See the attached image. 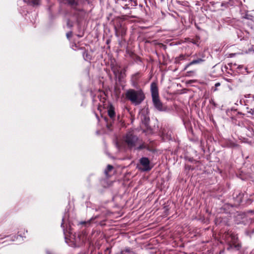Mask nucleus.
<instances>
[{"mask_svg": "<svg viewBox=\"0 0 254 254\" xmlns=\"http://www.w3.org/2000/svg\"><path fill=\"white\" fill-rule=\"evenodd\" d=\"M126 98L135 106L140 105L145 99L143 90L140 88H130L125 93Z\"/></svg>", "mask_w": 254, "mask_h": 254, "instance_id": "1", "label": "nucleus"}, {"mask_svg": "<svg viewBox=\"0 0 254 254\" xmlns=\"http://www.w3.org/2000/svg\"><path fill=\"white\" fill-rule=\"evenodd\" d=\"M150 90L152 103L155 109L160 112L166 111L167 108L162 103L159 98L158 88L156 83H151L150 85Z\"/></svg>", "mask_w": 254, "mask_h": 254, "instance_id": "2", "label": "nucleus"}, {"mask_svg": "<svg viewBox=\"0 0 254 254\" xmlns=\"http://www.w3.org/2000/svg\"><path fill=\"white\" fill-rule=\"evenodd\" d=\"M223 237L228 244V250L234 248L236 250H239L240 249L241 246L238 242V237L237 235L231 232H227Z\"/></svg>", "mask_w": 254, "mask_h": 254, "instance_id": "3", "label": "nucleus"}, {"mask_svg": "<svg viewBox=\"0 0 254 254\" xmlns=\"http://www.w3.org/2000/svg\"><path fill=\"white\" fill-rule=\"evenodd\" d=\"M138 136L135 135L133 130H129L123 136V141L128 148L131 149L136 146L138 141Z\"/></svg>", "mask_w": 254, "mask_h": 254, "instance_id": "4", "label": "nucleus"}, {"mask_svg": "<svg viewBox=\"0 0 254 254\" xmlns=\"http://www.w3.org/2000/svg\"><path fill=\"white\" fill-rule=\"evenodd\" d=\"M114 27L116 37L123 36L126 34V28L121 20H118L115 23Z\"/></svg>", "mask_w": 254, "mask_h": 254, "instance_id": "5", "label": "nucleus"}, {"mask_svg": "<svg viewBox=\"0 0 254 254\" xmlns=\"http://www.w3.org/2000/svg\"><path fill=\"white\" fill-rule=\"evenodd\" d=\"M108 115L110 118V121L109 122L108 120L106 121V126L109 129H111V127L112 126V123L114 122L116 116L115 108L112 105H110L108 108Z\"/></svg>", "mask_w": 254, "mask_h": 254, "instance_id": "6", "label": "nucleus"}, {"mask_svg": "<svg viewBox=\"0 0 254 254\" xmlns=\"http://www.w3.org/2000/svg\"><path fill=\"white\" fill-rule=\"evenodd\" d=\"M140 165L142 167H139V169L143 171H149L151 170L152 166L150 165V162L149 159L145 157H143L139 159Z\"/></svg>", "mask_w": 254, "mask_h": 254, "instance_id": "7", "label": "nucleus"}, {"mask_svg": "<svg viewBox=\"0 0 254 254\" xmlns=\"http://www.w3.org/2000/svg\"><path fill=\"white\" fill-rule=\"evenodd\" d=\"M139 78V72H136L131 76L130 81H131V85L133 87H136L138 86L137 81H138Z\"/></svg>", "mask_w": 254, "mask_h": 254, "instance_id": "8", "label": "nucleus"}, {"mask_svg": "<svg viewBox=\"0 0 254 254\" xmlns=\"http://www.w3.org/2000/svg\"><path fill=\"white\" fill-rule=\"evenodd\" d=\"M205 60L203 59L198 58L196 60H194L190 63L188 64L185 67L184 70H186L192 64H199L203 62Z\"/></svg>", "mask_w": 254, "mask_h": 254, "instance_id": "9", "label": "nucleus"}, {"mask_svg": "<svg viewBox=\"0 0 254 254\" xmlns=\"http://www.w3.org/2000/svg\"><path fill=\"white\" fill-rule=\"evenodd\" d=\"M143 149H146L147 150L151 151V152H154V150L153 148H150L149 145L146 144L144 142L142 143L140 145H139L138 147H137L135 149L138 150H140Z\"/></svg>", "mask_w": 254, "mask_h": 254, "instance_id": "10", "label": "nucleus"}, {"mask_svg": "<svg viewBox=\"0 0 254 254\" xmlns=\"http://www.w3.org/2000/svg\"><path fill=\"white\" fill-rule=\"evenodd\" d=\"M67 3L73 8H75L78 4L77 0H67Z\"/></svg>", "mask_w": 254, "mask_h": 254, "instance_id": "11", "label": "nucleus"}, {"mask_svg": "<svg viewBox=\"0 0 254 254\" xmlns=\"http://www.w3.org/2000/svg\"><path fill=\"white\" fill-rule=\"evenodd\" d=\"M25 2L32 5H36L39 4V0H24Z\"/></svg>", "mask_w": 254, "mask_h": 254, "instance_id": "12", "label": "nucleus"}, {"mask_svg": "<svg viewBox=\"0 0 254 254\" xmlns=\"http://www.w3.org/2000/svg\"><path fill=\"white\" fill-rule=\"evenodd\" d=\"M75 241L79 244L84 243V236L78 235L77 238H75Z\"/></svg>", "mask_w": 254, "mask_h": 254, "instance_id": "13", "label": "nucleus"}, {"mask_svg": "<svg viewBox=\"0 0 254 254\" xmlns=\"http://www.w3.org/2000/svg\"><path fill=\"white\" fill-rule=\"evenodd\" d=\"M113 169V166L112 165H108L107 168L106 169V170L104 171V173L106 174V175L107 176L108 174V173L109 172H110L111 170H112Z\"/></svg>", "mask_w": 254, "mask_h": 254, "instance_id": "14", "label": "nucleus"}, {"mask_svg": "<svg viewBox=\"0 0 254 254\" xmlns=\"http://www.w3.org/2000/svg\"><path fill=\"white\" fill-rule=\"evenodd\" d=\"M141 121L142 122H144L145 124H147L149 122V117H147L145 115H141Z\"/></svg>", "mask_w": 254, "mask_h": 254, "instance_id": "15", "label": "nucleus"}, {"mask_svg": "<svg viewBox=\"0 0 254 254\" xmlns=\"http://www.w3.org/2000/svg\"><path fill=\"white\" fill-rule=\"evenodd\" d=\"M66 26L69 28H71L73 26V22L71 21L69 19H67L66 21Z\"/></svg>", "mask_w": 254, "mask_h": 254, "instance_id": "16", "label": "nucleus"}, {"mask_svg": "<svg viewBox=\"0 0 254 254\" xmlns=\"http://www.w3.org/2000/svg\"><path fill=\"white\" fill-rule=\"evenodd\" d=\"M129 2H130V3L129 4H130L131 6H136L137 5V2H136V1L135 0H129Z\"/></svg>", "mask_w": 254, "mask_h": 254, "instance_id": "17", "label": "nucleus"}, {"mask_svg": "<svg viewBox=\"0 0 254 254\" xmlns=\"http://www.w3.org/2000/svg\"><path fill=\"white\" fill-rule=\"evenodd\" d=\"M83 58L85 60H89L90 58L88 57V53L87 52H86V51H84L83 53Z\"/></svg>", "mask_w": 254, "mask_h": 254, "instance_id": "18", "label": "nucleus"}, {"mask_svg": "<svg viewBox=\"0 0 254 254\" xmlns=\"http://www.w3.org/2000/svg\"><path fill=\"white\" fill-rule=\"evenodd\" d=\"M185 56L184 55H181L179 57L176 58V62L179 61H182L185 59Z\"/></svg>", "mask_w": 254, "mask_h": 254, "instance_id": "19", "label": "nucleus"}, {"mask_svg": "<svg viewBox=\"0 0 254 254\" xmlns=\"http://www.w3.org/2000/svg\"><path fill=\"white\" fill-rule=\"evenodd\" d=\"M123 251L125 252V253H127L129 254L132 252L131 249L129 247L126 248Z\"/></svg>", "mask_w": 254, "mask_h": 254, "instance_id": "20", "label": "nucleus"}, {"mask_svg": "<svg viewBox=\"0 0 254 254\" xmlns=\"http://www.w3.org/2000/svg\"><path fill=\"white\" fill-rule=\"evenodd\" d=\"M112 70L113 71L114 74L117 75V74H120V71L119 69H116V68L115 67H112Z\"/></svg>", "mask_w": 254, "mask_h": 254, "instance_id": "21", "label": "nucleus"}, {"mask_svg": "<svg viewBox=\"0 0 254 254\" xmlns=\"http://www.w3.org/2000/svg\"><path fill=\"white\" fill-rule=\"evenodd\" d=\"M66 37L68 39H70V38L72 37V32L71 31H69L68 32H67L66 34Z\"/></svg>", "mask_w": 254, "mask_h": 254, "instance_id": "22", "label": "nucleus"}, {"mask_svg": "<svg viewBox=\"0 0 254 254\" xmlns=\"http://www.w3.org/2000/svg\"><path fill=\"white\" fill-rule=\"evenodd\" d=\"M126 71V69L124 68L122 71H120V76L123 77V75L125 73Z\"/></svg>", "mask_w": 254, "mask_h": 254, "instance_id": "23", "label": "nucleus"}, {"mask_svg": "<svg viewBox=\"0 0 254 254\" xmlns=\"http://www.w3.org/2000/svg\"><path fill=\"white\" fill-rule=\"evenodd\" d=\"M90 221H81L80 222H79V224H81V225H86V224H90Z\"/></svg>", "mask_w": 254, "mask_h": 254, "instance_id": "24", "label": "nucleus"}, {"mask_svg": "<svg viewBox=\"0 0 254 254\" xmlns=\"http://www.w3.org/2000/svg\"><path fill=\"white\" fill-rule=\"evenodd\" d=\"M245 97L246 98H249V97H252V98H254V95H251V94L246 95H245Z\"/></svg>", "mask_w": 254, "mask_h": 254, "instance_id": "25", "label": "nucleus"}, {"mask_svg": "<svg viewBox=\"0 0 254 254\" xmlns=\"http://www.w3.org/2000/svg\"><path fill=\"white\" fill-rule=\"evenodd\" d=\"M250 114H251L252 115H254V113H253V108H251L250 109V111L249 112Z\"/></svg>", "mask_w": 254, "mask_h": 254, "instance_id": "26", "label": "nucleus"}, {"mask_svg": "<svg viewBox=\"0 0 254 254\" xmlns=\"http://www.w3.org/2000/svg\"><path fill=\"white\" fill-rule=\"evenodd\" d=\"M194 72V71H192V70H191V71H188V72H187V73H188V74H190V73H193Z\"/></svg>", "mask_w": 254, "mask_h": 254, "instance_id": "27", "label": "nucleus"}, {"mask_svg": "<svg viewBox=\"0 0 254 254\" xmlns=\"http://www.w3.org/2000/svg\"><path fill=\"white\" fill-rule=\"evenodd\" d=\"M120 254H125V252L123 250L121 251L120 252Z\"/></svg>", "mask_w": 254, "mask_h": 254, "instance_id": "28", "label": "nucleus"}, {"mask_svg": "<svg viewBox=\"0 0 254 254\" xmlns=\"http://www.w3.org/2000/svg\"><path fill=\"white\" fill-rule=\"evenodd\" d=\"M220 85V84L219 83H216L215 84V86H218Z\"/></svg>", "mask_w": 254, "mask_h": 254, "instance_id": "29", "label": "nucleus"}, {"mask_svg": "<svg viewBox=\"0 0 254 254\" xmlns=\"http://www.w3.org/2000/svg\"><path fill=\"white\" fill-rule=\"evenodd\" d=\"M210 103H212L215 105L214 102L212 100H211V101H210Z\"/></svg>", "mask_w": 254, "mask_h": 254, "instance_id": "30", "label": "nucleus"}, {"mask_svg": "<svg viewBox=\"0 0 254 254\" xmlns=\"http://www.w3.org/2000/svg\"><path fill=\"white\" fill-rule=\"evenodd\" d=\"M130 254H135L134 252H132Z\"/></svg>", "mask_w": 254, "mask_h": 254, "instance_id": "31", "label": "nucleus"}, {"mask_svg": "<svg viewBox=\"0 0 254 254\" xmlns=\"http://www.w3.org/2000/svg\"><path fill=\"white\" fill-rule=\"evenodd\" d=\"M253 113H254V107L253 108Z\"/></svg>", "mask_w": 254, "mask_h": 254, "instance_id": "32", "label": "nucleus"}, {"mask_svg": "<svg viewBox=\"0 0 254 254\" xmlns=\"http://www.w3.org/2000/svg\"><path fill=\"white\" fill-rule=\"evenodd\" d=\"M18 236L21 237L20 235H18V236H17V239L18 238Z\"/></svg>", "mask_w": 254, "mask_h": 254, "instance_id": "33", "label": "nucleus"}, {"mask_svg": "<svg viewBox=\"0 0 254 254\" xmlns=\"http://www.w3.org/2000/svg\"><path fill=\"white\" fill-rule=\"evenodd\" d=\"M47 254H50L49 252H47Z\"/></svg>", "mask_w": 254, "mask_h": 254, "instance_id": "34", "label": "nucleus"}, {"mask_svg": "<svg viewBox=\"0 0 254 254\" xmlns=\"http://www.w3.org/2000/svg\"><path fill=\"white\" fill-rule=\"evenodd\" d=\"M253 195H254V193Z\"/></svg>", "mask_w": 254, "mask_h": 254, "instance_id": "35", "label": "nucleus"}]
</instances>
